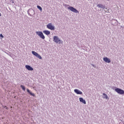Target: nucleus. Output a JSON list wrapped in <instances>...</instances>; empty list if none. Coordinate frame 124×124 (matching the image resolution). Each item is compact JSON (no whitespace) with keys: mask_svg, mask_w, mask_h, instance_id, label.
<instances>
[{"mask_svg":"<svg viewBox=\"0 0 124 124\" xmlns=\"http://www.w3.org/2000/svg\"><path fill=\"white\" fill-rule=\"evenodd\" d=\"M53 41L54 42L56 43V44H58V43L59 44H62V41L59 39V37H58L57 36H54L53 37Z\"/></svg>","mask_w":124,"mask_h":124,"instance_id":"nucleus-1","label":"nucleus"},{"mask_svg":"<svg viewBox=\"0 0 124 124\" xmlns=\"http://www.w3.org/2000/svg\"><path fill=\"white\" fill-rule=\"evenodd\" d=\"M68 9L70 10V11H72V12H74V13H79V11L72 6H69L68 7Z\"/></svg>","mask_w":124,"mask_h":124,"instance_id":"nucleus-2","label":"nucleus"},{"mask_svg":"<svg viewBox=\"0 0 124 124\" xmlns=\"http://www.w3.org/2000/svg\"><path fill=\"white\" fill-rule=\"evenodd\" d=\"M36 33L40 38H42V39H45V36H44L42 31H36Z\"/></svg>","mask_w":124,"mask_h":124,"instance_id":"nucleus-3","label":"nucleus"},{"mask_svg":"<svg viewBox=\"0 0 124 124\" xmlns=\"http://www.w3.org/2000/svg\"><path fill=\"white\" fill-rule=\"evenodd\" d=\"M115 91L119 93V94H124V91L123 89H121L120 88H115Z\"/></svg>","mask_w":124,"mask_h":124,"instance_id":"nucleus-4","label":"nucleus"},{"mask_svg":"<svg viewBox=\"0 0 124 124\" xmlns=\"http://www.w3.org/2000/svg\"><path fill=\"white\" fill-rule=\"evenodd\" d=\"M31 53H32V55H33V56H35V57H36L40 60H42V57H41V56H40V55L38 54V53H37V52H36L34 51H32Z\"/></svg>","mask_w":124,"mask_h":124,"instance_id":"nucleus-5","label":"nucleus"},{"mask_svg":"<svg viewBox=\"0 0 124 124\" xmlns=\"http://www.w3.org/2000/svg\"><path fill=\"white\" fill-rule=\"evenodd\" d=\"M46 27L49 30H51V31H55V26H52V23H49L46 25Z\"/></svg>","mask_w":124,"mask_h":124,"instance_id":"nucleus-6","label":"nucleus"},{"mask_svg":"<svg viewBox=\"0 0 124 124\" xmlns=\"http://www.w3.org/2000/svg\"><path fill=\"white\" fill-rule=\"evenodd\" d=\"M28 14L29 15H30V16H32V15H34L35 14V12H34V10L32 9H30L28 11Z\"/></svg>","mask_w":124,"mask_h":124,"instance_id":"nucleus-7","label":"nucleus"},{"mask_svg":"<svg viewBox=\"0 0 124 124\" xmlns=\"http://www.w3.org/2000/svg\"><path fill=\"white\" fill-rule=\"evenodd\" d=\"M111 24L112 26H117V25H118V20L116 19L113 18L111 20Z\"/></svg>","mask_w":124,"mask_h":124,"instance_id":"nucleus-8","label":"nucleus"},{"mask_svg":"<svg viewBox=\"0 0 124 124\" xmlns=\"http://www.w3.org/2000/svg\"><path fill=\"white\" fill-rule=\"evenodd\" d=\"M103 61L105 62H107L108 63H110V62H111V60L108 57L103 58Z\"/></svg>","mask_w":124,"mask_h":124,"instance_id":"nucleus-9","label":"nucleus"},{"mask_svg":"<svg viewBox=\"0 0 124 124\" xmlns=\"http://www.w3.org/2000/svg\"><path fill=\"white\" fill-rule=\"evenodd\" d=\"M25 67L26 69H27L28 70H29L30 71H32V70H33V68H32L30 65H25Z\"/></svg>","mask_w":124,"mask_h":124,"instance_id":"nucleus-10","label":"nucleus"},{"mask_svg":"<svg viewBox=\"0 0 124 124\" xmlns=\"http://www.w3.org/2000/svg\"><path fill=\"white\" fill-rule=\"evenodd\" d=\"M97 7L99 8H102V9H105V5H103L102 4H98L97 5Z\"/></svg>","mask_w":124,"mask_h":124,"instance_id":"nucleus-11","label":"nucleus"},{"mask_svg":"<svg viewBox=\"0 0 124 124\" xmlns=\"http://www.w3.org/2000/svg\"><path fill=\"white\" fill-rule=\"evenodd\" d=\"M74 92L77 93V94H82V93H83L82 92L78 89H75Z\"/></svg>","mask_w":124,"mask_h":124,"instance_id":"nucleus-12","label":"nucleus"},{"mask_svg":"<svg viewBox=\"0 0 124 124\" xmlns=\"http://www.w3.org/2000/svg\"><path fill=\"white\" fill-rule=\"evenodd\" d=\"M46 35H50L51 32L48 30H45L43 31Z\"/></svg>","mask_w":124,"mask_h":124,"instance_id":"nucleus-13","label":"nucleus"},{"mask_svg":"<svg viewBox=\"0 0 124 124\" xmlns=\"http://www.w3.org/2000/svg\"><path fill=\"white\" fill-rule=\"evenodd\" d=\"M27 93H29V94H30V95H31L32 96H35V94H34V93H31V91H30V90H29V89H27Z\"/></svg>","mask_w":124,"mask_h":124,"instance_id":"nucleus-14","label":"nucleus"},{"mask_svg":"<svg viewBox=\"0 0 124 124\" xmlns=\"http://www.w3.org/2000/svg\"><path fill=\"white\" fill-rule=\"evenodd\" d=\"M79 101L80 102H82L83 104H86V100H85L83 98L80 97L79 98Z\"/></svg>","mask_w":124,"mask_h":124,"instance_id":"nucleus-15","label":"nucleus"},{"mask_svg":"<svg viewBox=\"0 0 124 124\" xmlns=\"http://www.w3.org/2000/svg\"><path fill=\"white\" fill-rule=\"evenodd\" d=\"M103 97L106 99H109V97H108V96L107 94H105V93H103Z\"/></svg>","mask_w":124,"mask_h":124,"instance_id":"nucleus-16","label":"nucleus"},{"mask_svg":"<svg viewBox=\"0 0 124 124\" xmlns=\"http://www.w3.org/2000/svg\"><path fill=\"white\" fill-rule=\"evenodd\" d=\"M20 87L23 90V91H24V92H25V91H26V87L24 85H21Z\"/></svg>","mask_w":124,"mask_h":124,"instance_id":"nucleus-17","label":"nucleus"},{"mask_svg":"<svg viewBox=\"0 0 124 124\" xmlns=\"http://www.w3.org/2000/svg\"><path fill=\"white\" fill-rule=\"evenodd\" d=\"M37 7L39 9V10H40V11H42V7H41V6L37 5Z\"/></svg>","mask_w":124,"mask_h":124,"instance_id":"nucleus-18","label":"nucleus"},{"mask_svg":"<svg viewBox=\"0 0 124 124\" xmlns=\"http://www.w3.org/2000/svg\"><path fill=\"white\" fill-rule=\"evenodd\" d=\"M105 13H110V9H108L107 11H105Z\"/></svg>","mask_w":124,"mask_h":124,"instance_id":"nucleus-19","label":"nucleus"},{"mask_svg":"<svg viewBox=\"0 0 124 124\" xmlns=\"http://www.w3.org/2000/svg\"><path fill=\"white\" fill-rule=\"evenodd\" d=\"M0 37H1L2 38H3V37H4V36H3V35H2V34H0Z\"/></svg>","mask_w":124,"mask_h":124,"instance_id":"nucleus-20","label":"nucleus"},{"mask_svg":"<svg viewBox=\"0 0 124 124\" xmlns=\"http://www.w3.org/2000/svg\"><path fill=\"white\" fill-rule=\"evenodd\" d=\"M91 65H92V66H93V67H95V66H94V65L93 64H92Z\"/></svg>","mask_w":124,"mask_h":124,"instance_id":"nucleus-21","label":"nucleus"},{"mask_svg":"<svg viewBox=\"0 0 124 124\" xmlns=\"http://www.w3.org/2000/svg\"><path fill=\"white\" fill-rule=\"evenodd\" d=\"M5 108H6V109H7V107L6 106H5L4 107Z\"/></svg>","mask_w":124,"mask_h":124,"instance_id":"nucleus-22","label":"nucleus"},{"mask_svg":"<svg viewBox=\"0 0 124 124\" xmlns=\"http://www.w3.org/2000/svg\"><path fill=\"white\" fill-rule=\"evenodd\" d=\"M1 16V14L0 13V17Z\"/></svg>","mask_w":124,"mask_h":124,"instance_id":"nucleus-23","label":"nucleus"},{"mask_svg":"<svg viewBox=\"0 0 124 124\" xmlns=\"http://www.w3.org/2000/svg\"><path fill=\"white\" fill-rule=\"evenodd\" d=\"M105 9H107V8H106V7H105Z\"/></svg>","mask_w":124,"mask_h":124,"instance_id":"nucleus-24","label":"nucleus"}]
</instances>
